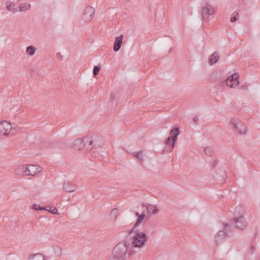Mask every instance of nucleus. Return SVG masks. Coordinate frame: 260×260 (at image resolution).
Listing matches in <instances>:
<instances>
[{"label": "nucleus", "instance_id": "38", "mask_svg": "<svg viewBox=\"0 0 260 260\" xmlns=\"http://www.w3.org/2000/svg\"><path fill=\"white\" fill-rule=\"evenodd\" d=\"M210 77H211V78H216V77L215 76V73H212L210 75Z\"/></svg>", "mask_w": 260, "mask_h": 260}, {"label": "nucleus", "instance_id": "13", "mask_svg": "<svg viewBox=\"0 0 260 260\" xmlns=\"http://www.w3.org/2000/svg\"><path fill=\"white\" fill-rule=\"evenodd\" d=\"M214 13V9L212 8L211 5L206 4L204 7L203 8V17L205 18L206 16L212 15Z\"/></svg>", "mask_w": 260, "mask_h": 260}, {"label": "nucleus", "instance_id": "25", "mask_svg": "<svg viewBox=\"0 0 260 260\" xmlns=\"http://www.w3.org/2000/svg\"><path fill=\"white\" fill-rule=\"evenodd\" d=\"M101 67L100 66H95L93 67V76L95 77L98 74L100 71Z\"/></svg>", "mask_w": 260, "mask_h": 260}, {"label": "nucleus", "instance_id": "27", "mask_svg": "<svg viewBox=\"0 0 260 260\" xmlns=\"http://www.w3.org/2000/svg\"><path fill=\"white\" fill-rule=\"evenodd\" d=\"M32 209L34 210H35L39 211V210H44L45 209V208L43 207H41L38 204H34L32 206Z\"/></svg>", "mask_w": 260, "mask_h": 260}, {"label": "nucleus", "instance_id": "34", "mask_svg": "<svg viewBox=\"0 0 260 260\" xmlns=\"http://www.w3.org/2000/svg\"><path fill=\"white\" fill-rule=\"evenodd\" d=\"M212 168H214L216 166V161L215 160H213L211 164Z\"/></svg>", "mask_w": 260, "mask_h": 260}, {"label": "nucleus", "instance_id": "4", "mask_svg": "<svg viewBox=\"0 0 260 260\" xmlns=\"http://www.w3.org/2000/svg\"><path fill=\"white\" fill-rule=\"evenodd\" d=\"M179 134V128L178 127H174L170 131L169 133L170 136L168 137L165 142L166 145L171 147L169 152H171L173 149L175 143L177 141V137Z\"/></svg>", "mask_w": 260, "mask_h": 260}, {"label": "nucleus", "instance_id": "21", "mask_svg": "<svg viewBox=\"0 0 260 260\" xmlns=\"http://www.w3.org/2000/svg\"><path fill=\"white\" fill-rule=\"evenodd\" d=\"M28 260H45L44 256L41 254L37 253L28 258Z\"/></svg>", "mask_w": 260, "mask_h": 260}, {"label": "nucleus", "instance_id": "2", "mask_svg": "<svg viewBox=\"0 0 260 260\" xmlns=\"http://www.w3.org/2000/svg\"><path fill=\"white\" fill-rule=\"evenodd\" d=\"M136 235L133 238L132 245L134 247H141L147 240V237L144 232H135Z\"/></svg>", "mask_w": 260, "mask_h": 260}, {"label": "nucleus", "instance_id": "10", "mask_svg": "<svg viewBox=\"0 0 260 260\" xmlns=\"http://www.w3.org/2000/svg\"><path fill=\"white\" fill-rule=\"evenodd\" d=\"M230 122L233 125L235 130L238 131L240 134L245 135L246 133V126L240 122H237V120L234 119H232Z\"/></svg>", "mask_w": 260, "mask_h": 260}, {"label": "nucleus", "instance_id": "16", "mask_svg": "<svg viewBox=\"0 0 260 260\" xmlns=\"http://www.w3.org/2000/svg\"><path fill=\"white\" fill-rule=\"evenodd\" d=\"M219 59V55L217 52L213 53L209 58V63L210 64H213L216 63Z\"/></svg>", "mask_w": 260, "mask_h": 260}, {"label": "nucleus", "instance_id": "44", "mask_svg": "<svg viewBox=\"0 0 260 260\" xmlns=\"http://www.w3.org/2000/svg\"><path fill=\"white\" fill-rule=\"evenodd\" d=\"M125 1H126V2H128V1H129V0H125Z\"/></svg>", "mask_w": 260, "mask_h": 260}, {"label": "nucleus", "instance_id": "1", "mask_svg": "<svg viewBox=\"0 0 260 260\" xmlns=\"http://www.w3.org/2000/svg\"><path fill=\"white\" fill-rule=\"evenodd\" d=\"M127 249V246L126 245V242L125 241L119 243L114 248V256L119 259L123 260V256L126 254Z\"/></svg>", "mask_w": 260, "mask_h": 260}, {"label": "nucleus", "instance_id": "19", "mask_svg": "<svg viewBox=\"0 0 260 260\" xmlns=\"http://www.w3.org/2000/svg\"><path fill=\"white\" fill-rule=\"evenodd\" d=\"M101 142H98L97 141H94V142L93 141V143L92 144V145H90L89 146L88 143H87V147L85 146L84 150L86 151L90 150L93 148L100 147L101 146Z\"/></svg>", "mask_w": 260, "mask_h": 260}, {"label": "nucleus", "instance_id": "3", "mask_svg": "<svg viewBox=\"0 0 260 260\" xmlns=\"http://www.w3.org/2000/svg\"><path fill=\"white\" fill-rule=\"evenodd\" d=\"M19 170L22 171V175L25 176H34L41 171L40 167L35 165L21 166L17 169L16 171L19 172Z\"/></svg>", "mask_w": 260, "mask_h": 260}, {"label": "nucleus", "instance_id": "43", "mask_svg": "<svg viewBox=\"0 0 260 260\" xmlns=\"http://www.w3.org/2000/svg\"><path fill=\"white\" fill-rule=\"evenodd\" d=\"M238 210V207H236V208L235 209V211H237Z\"/></svg>", "mask_w": 260, "mask_h": 260}, {"label": "nucleus", "instance_id": "41", "mask_svg": "<svg viewBox=\"0 0 260 260\" xmlns=\"http://www.w3.org/2000/svg\"><path fill=\"white\" fill-rule=\"evenodd\" d=\"M113 99V95H112V96H111V98H110V100H111V101H112Z\"/></svg>", "mask_w": 260, "mask_h": 260}, {"label": "nucleus", "instance_id": "37", "mask_svg": "<svg viewBox=\"0 0 260 260\" xmlns=\"http://www.w3.org/2000/svg\"><path fill=\"white\" fill-rule=\"evenodd\" d=\"M193 120L194 122H197L198 120H199V118L198 117H194L193 118Z\"/></svg>", "mask_w": 260, "mask_h": 260}, {"label": "nucleus", "instance_id": "36", "mask_svg": "<svg viewBox=\"0 0 260 260\" xmlns=\"http://www.w3.org/2000/svg\"><path fill=\"white\" fill-rule=\"evenodd\" d=\"M13 12H20L19 10V6H18L17 8H15Z\"/></svg>", "mask_w": 260, "mask_h": 260}, {"label": "nucleus", "instance_id": "22", "mask_svg": "<svg viewBox=\"0 0 260 260\" xmlns=\"http://www.w3.org/2000/svg\"><path fill=\"white\" fill-rule=\"evenodd\" d=\"M36 51V48L33 46H29L26 48V53L30 56L33 55Z\"/></svg>", "mask_w": 260, "mask_h": 260}, {"label": "nucleus", "instance_id": "17", "mask_svg": "<svg viewBox=\"0 0 260 260\" xmlns=\"http://www.w3.org/2000/svg\"><path fill=\"white\" fill-rule=\"evenodd\" d=\"M146 209L148 211V214H149V215L150 216L157 213L158 211L156 206H153L150 204L147 205Z\"/></svg>", "mask_w": 260, "mask_h": 260}, {"label": "nucleus", "instance_id": "26", "mask_svg": "<svg viewBox=\"0 0 260 260\" xmlns=\"http://www.w3.org/2000/svg\"><path fill=\"white\" fill-rule=\"evenodd\" d=\"M137 158L139 159L141 162L144 161L143 155L142 154V151L140 150L137 152Z\"/></svg>", "mask_w": 260, "mask_h": 260}, {"label": "nucleus", "instance_id": "39", "mask_svg": "<svg viewBox=\"0 0 260 260\" xmlns=\"http://www.w3.org/2000/svg\"><path fill=\"white\" fill-rule=\"evenodd\" d=\"M137 152H135L132 153V155H133V156L137 157Z\"/></svg>", "mask_w": 260, "mask_h": 260}, {"label": "nucleus", "instance_id": "6", "mask_svg": "<svg viewBox=\"0 0 260 260\" xmlns=\"http://www.w3.org/2000/svg\"><path fill=\"white\" fill-rule=\"evenodd\" d=\"M224 227L226 229V232L223 230L219 231L215 235V240L217 244H220L225 240V235H231V229L229 228H231V225H229L228 223H225L224 225Z\"/></svg>", "mask_w": 260, "mask_h": 260}, {"label": "nucleus", "instance_id": "31", "mask_svg": "<svg viewBox=\"0 0 260 260\" xmlns=\"http://www.w3.org/2000/svg\"><path fill=\"white\" fill-rule=\"evenodd\" d=\"M118 209H116V208H114V209H113L111 211V215H113V214L116 215L117 213H118Z\"/></svg>", "mask_w": 260, "mask_h": 260}, {"label": "nucleus", "instance_id": "5", "mask_svg": "<svg viewBox=\"0 0 260 260\" xmlns=\"http://www.w3.org/2000/svg\"><path fill=\"white\" fill-rule=\"evenodd\" d=\"M87 143H88L89 146L90 145H92L93 143V141L91 140L90 137H85L82 139H76L74 142L73 147L75 149L84 150L85 146L87 147Z\"/></svg>", "mask_w": 260, "mask_h": 260}, {"label": "nucleus", "instance_id": "23", "mask_svg": "<svg viewBox=\"0 0 260 260\" xmlns=\"http://www.w3.org/2000/svg\"><path fill=\"white\" fill-rule=\"evenodd\" d=\"M46 210L49 211L51 213L53 214H56L59 215V213H58V210L56 207H51V206H48L45 208Z\"/></svg>", "mask_w": 260, "mask_h": 260}, {"label": "nucleus", "instance_id": "30", "mask_svg": "<svg viewBox=\"0 0 260 260\" xmlns=\"http://www.w3.org/2000/svg\"><path fill=\"white\" fill-rule=\"evenodd\" d=\"M34 74H36L37 75H39L41 74V72L39 69H35L31 71V76H33Z\"/></svg>", "mask_w": 260, "mask_h": 260}, {"label": "nucleus", "instance_id": "35", "mask_svg": "<svg viewBox=\"0 0 260 260\" xmlns=\"http://www.w3.org/2000/svg\"><path fill=\"white\" fill-rule=\"evenodd\" d=\"M108 260H122V259H119L113 256L111 257H110Z\"/></svg>", "mask_w": 260, "mask_h": 260}, {"label": "nucleus", "instance_id": "14", "mask_svg": "<svg viewBox=\"0 0 260 260\" xmlns=\"http://www.w3.org/2000/svg\"><path fill=\"white\" fill-rule=\"evenodd\" d=\"M122 35L116 37L113 46V50L114 51L117 52L120 49L122 43Z\"/></svg>", "mask_w": 260, "mask_h": 260}, {"label": "nucleus", "instance_id": "42", "mask_svg": "<svg viewBox=\"0 0 260 260\" xmlns=\"http://www.w3.org/2000/svg\"><path fill=\"white\" fill-rule=\"evenodd\" d=\"M57 248L60 251H61V249L59 248V247H57Z\"/></svg>", "mask_w": 260, "mask_h": 260}, {"label": "nucleus", "instance_id": "8", "mask_svg": "<svg viewBox=\"0 0 260 260\" xmlns=\"http://www.w3.org/2000/svg\"><path fill=\"white\" fill-rule=\"evenodd\" d=\"M232 222L234 224L236 228L241 230H245L247 227V223L245 218L243 216L234 218Z\"/></svg>", "mask_w": 260, "mask_h": 260}, {"label": "nucleus", "instance_id": "7", "mask_svg": "<svg viewBox=\"0 0 260 260\" xmlns=\"http://www.w3.org/2000/svg\"><path fill=\"white\" fill-rule=\"evenodd\" d=\"M95 10L91 6H87L83 10L82 19L85 22H89L94 16Z\"/></svg>", "mask_w": 260, "mask_h": 260}, {"label": "nucleus", "instance_id": "32", "mask_svg": "<svg viewBox=\"0 0 260 260\" xmlns=\"http://www.w3.org/2000/svg\"><path fill=\"white\" fill-rule=\"evenodd\" d=\"M250 251V252L252 254L254 253V252L255 251V247L254 246H253V245H251Z\"/></svg>", "mask_w": 260, "mask_h": 260}, {"label": "nucleus", "instance_id": "15", "mask_svg": "<svg viewBox=\"0 0 260 260\" xmlns=\"http://www.w3.org/2000/svg\"><path fill=\"white\" fill-rule=\"evenodd\" d=\"M76 188L77 186L73 184L70 182L65 183L63 185V189L66 192H73L76 190Z\"/></svg>", "mask_w": 260, "mask_h": 260}, {"label": "nucleus", "instance_id": "9", "mask_svg": "<svg viewBox=\"0 0 260 260\" xmlns=\"http://www.w3.org/2000/svg\"><path fill=\"white\" fill-rule=\"evenodd\" d=\"M239 76L237 73H235L229 76L225 80L226 84L227 86L233 88L237 86L239 83L238 79Z\"/></svg>", "mask_w": 260, "mask_h": 260}, {"label": "nucleus", "instance_id": "20", "mask_svg": "<svg viewBox=\"0 0 260 260\" xmlns=\"http://www.w3.org/2000/svg\"><path fill=\"white\" fill-rule=\"evenodd\" d=\"M30 5L29 3H24L19 5V10L20 12H24L30 8Z\"/></svg>", "mask_w": 260, "mask_h": 260}, {"label": "nucleus", "instance_id": "11", "mask_svg": "<svg viewBox=\"0 0 260 260\" xmlns=\"http://www.w3.org/2000/svg\"><path fill=\"white\" fill-rule=\"evenodd\" d=\"M12 125L10 122L7 121H3L0 122V133L7 136L12 129Z\"/></svg>", "mask_w": 260, "mask_h": 260}, {"label": "nucleus", "instance_id": "29", "mask_svg": "<svg viewBox=\"0 0 260 260\" xmlns=\"http://www.w3.org/2000/svg\"><path fill=\"white\" fill-rule=\"evenodd\" d=\"M239 14L238 13H237L235 15L231 17V18L230 19L231 21L232 22H236V21L238 20V19L239 18Z\"/></svg>", "mask_w": 260, "mask_h": 260}, {"label": "nucleus", "instance_id": "24", "mask_svg": "<svg viewBox=\"0 0 260 260\" xmlns=\"http://www.w3.org/2000/svg\"><path fill=\"white\" fill-rule=\"evenodd\" d=\"M7 7L9 11L13 12L15 8V5L12 2H8L7 3Z\"/></svg>", "mask_w": 260, "mask_h": 260}, {"label": "nucleus", "instance_id": "40", "mask_svg": "<svg viewBox=\"0 0 260 260\" xmlns=\"http://www.w3.org/2000/svg\"><path fill=\"white\" fill-rule=\"evenodd\" d=\"M56 56H57V57H61V55L60 53H57L56 54Z\"/></svg>", "mask_w": 260, "mask_h": 260}, {"label": "nucleus", "instance_id": "12", "mask_svg": "<svg viewBox=\"0 0 260 260\" xmlns=\"http://www.w3.org/2000/svg\"><path fill=\"white\" fill-rule=\"evenodd\" d=\"M215 180L219 181L224 182L227 177L226 173L223 168L219 169L213 174Z\"/></svg>", "mask_w": 260, "mask_h": 260}, {"label": "nucleus", "instance_id": "33", "mask_svg": "<svg viewBox=\"0 0 260 260\" xmlns=\"http://www.w3.org/2000/svg\"><path fill=\"white\" fill-rule=\"evenodd\" d=\"M137 227H135V224L134 225L133 228L132 229L130 230V231H129V234H131L133 232H135L137 231V230H135V229Z\"/></svg>", "mask_w": 260, "mask_h": 260}, {"label": "nucleus", "instance_id": "18", "mask_svg": "<svg viewBox=\"0 0 260 260\" xmlns=\"http://www.w3.org/2000/svg\"><path fill=\"white\" fill-rule=\"evenodd\" d=\"M135 214L137 216L138 218L136 222L135 223V227H137L143 221L146 217V215L144 212L141 214L138 212H136Z\"/></svg>", "mask_w": 260, "mask_h": 260}, {"label": "nucleus", "instance_id": "28", "mask_svg": "<svg viewBox=\"0 0 260 260\" xmlns=\"http://www.w3.org/2000/svg\"><path fill=\"white\" fill-rule=\"evenodd\" d=\"M205 154L207 155L211 156L213 154L212 150L209 147H205L204 150Z\"/></svg>", "mask_w": 260, "mask_h": 260}]
</instances>
